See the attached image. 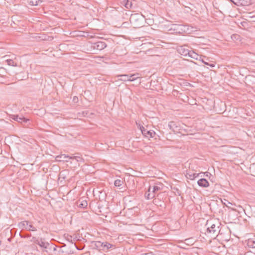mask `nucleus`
<instances>
[{
  "instance_id": "1",
  "label": "nucleus",
  "mask_w": 255,
  "mask_h": 255,
  "mask_svg": "<svg viewBox=\"0 0 255 255\" xmlns=\"http://www.w3.org/2000/svg\"><path fill=\"white\" fill-rule=\"evenodd\" d=\"M207 226V234L212 238L219 237L222 234L221 230H219L218 224H215L212 221H208L206 224Z\"/></svg>"
},
{
  "instance_id": "2",
  "label": "nucleus",
  "mask_w": 255,
  "mask_h": 255,
  "mask_svg": "<svg viewBox=\"0 0 255 255\" xmlns=\"http://www.w3.org/2000/svg\"><path fill=\"white\" fill-rule=\"evenodd\" d=\"M118 77H121L120 80L123 81H133L138 78H139V74L138 73H134L133 74H125L120 75Z\"/></svg>"
},
{
  "instance_id": "3",
  "label": "nucleus",
  "mask_w": 255,
  "mask_h": 255,
  "mask_svg": "<svg viewBox=\"0 0 255 255\" xmlns=\"http://www.w3.org/2000/svg\"><path fill=\"white\" fill-rule=\"evenodd\" d=\"M113 245L107 242H95V247L100 251H106L111 248Z\"/></svg>"
},
{
  "instance_id": "4",
  "label": "nucleus",
  "mask_w": 255,
  "mask_h": 255,
  "mask_svg": "<svg viewBox=\"0 0 255 255\" xmlns=\"http://www.w3.org/2000/svg\"><path fill=\"white\" fill-rule=\"evenodd\" d=\"M136 125L137 127L140 129L142 134L145 137H153L155 134V132L153 130H148L147 128H145L142 126H141L140 124H138L136 123Z\"/></svg>"
},
{
  "instance_id": "5",
  "label": "nucleus",
  "mask_w": 255,
  "mask_h": 255,
  "mask_svg": "<svg viewBox=\"0 0 255 255\" xmlns=\"http://www.w3.org/2000/svg\"><path fill=\"white\" fill-rule=\"evenodd\" d=\"M18 227L20 229H25L27 231H36V228L34 227L32 225L29 224L28 221H24L20 222L18 224Z\"/></svg>"
},
{
  "instance_id": "6",
  "label": "nucleus",
  "mask_w": 255,
  "mask_h": 255,
  "mask_svg": "<svg viewBox=\"0 0 255 255\" xmlns=\"http://www.w3.org/2000/svg\"><path fill=\"white\" fill-rule=\"evenodd\" d=\"M142 20L141 16L138 13L132 14L130 15L129 20L131 23H133L135 26H138L140 25V21Z\"/></svg>"
},
{
  "instance_id": "7",
  "label": "nucleus",
  "mask_w": 255,
  "mask_h": 255,
  "mask_svg": "<svg viewBox=\"0 0 255 255\" xmlns=\"http://www.w3.org/2000/svg\"><path fill=\"white\" fill-rule=\"evenodd\" d=\"M177 51L180 54L187 57L188 56V55L190 54V50L187 48L186 45H183L178 47Z\"/></svg>"
},
{
  "instance_id": "8",
  "label": "nucleus",
  "mask_w": 255,
  "mask_h": 255,
  "mask_svg": "<svg viewBox=\"0 0 255 255\" xmlns=\"http://www.w3.org/2000/svg\"><path fill=\"white\" fill-rule=\"evenodd\" d=\"M106 46L107 45L105 42L103 41H98L95 42L93 44L92 46L94 49L97 50H102L104 49Z\"/></svg>"
},
{
  "instance_id": "9",
  "label": "nucleus",
  "mask_w": 255,
  "mask_h": 255,
  "mask_svg": "<svg viewBox=\"0 0 255 255\" xmlns=\"http://www.w3.org/2000/svg\"><path fill=\"white\" fill-rule=\"evenodd\" d=\"M163 188L162 184L159 183L156 184L154 185L152 187H151V192L153 193L154 195L155 196L157 192L160 191Z\"/></svg>"
},
{
  "instance_id": "10",
  "label": "nucleus",
  "mask_w": 255,
  "mask_h": 255,
  "mask_svg": "<svg viewBox=\"0 0 255 255\" xmlns=\"http://www.w3.org/2000/svg\"><path fill=\"white\" fill-rule=\"evenodd\" d=\"M11 118L20 123H26L28 121V119L23 117H19L18 115H13Z\"/></svg>"
},
{
  "instance_id": "11",
  "label": "nucleus",
  "mask_w": 255,
  "mask_h": 255,
  "mask_svg": "<svg viewBox=\"0 0 255 255\" xmlns=\"http://www.w3.org/2000/svg\"><path fill=\"white\" fill-rule=\"evenodd\" d=\"M77 206L81 208H86L87 207L88 203L86 200L80 199L77 202Z\"/></svg>"
},
{
  "instance_id": "12",
  "label": "nucleus",
  "mask_w": 255,
  "mask_h": 255,
  "mask_svg": "<svg viewBox=\"0 0 255 255\" xmlns=\"http://www.w3.org/2000/svg\"><path fill=\"white\" fill-rule=\"evenodd\" d=\"M199 186L203 187H207L209 186L208 181L205 178H202L197 182Z\"/></svg>"
},
{
  "instance_id": "13",
  "label": "nucleus",
  "mask_w": 255,
  "mask_h": 255,
  "mask_svg": "<svg viewBox=\"0 0 255 255\" xmlns=\"http://www.w3.org/2000/svg\"><path fill=\"white\" fill-rule=\"evenodd\" d=\"M199 176L198 173H193L192 172L189 171L187 172L186 173V177L187 179L190 180H194L196 177Z\"/></svg>"
},
{
  "instance_id": "14",
  "label": "nucleus",
  "mask_w": 255,
  "mask_h": 255,
  "mask_svg": "<svg viewBox=\"0 0 255 255\" xmlns=\"http://www.w3.org/2000/svg\"><path fill=\"white\" fill-rule=\"evenodd\" d=\"M35 243L38 245L40 247L46 249L47 248L48 246H49V244L47 242H45L43 241L41 239V240H36L35 241Z\"/></svg>"
},
{
  "instance_id": "15",
  "label": "nucleus",
  "mask_w": 255,
  "mask_h": 255,
  "mask_svg": "<svg viewBox=\"0 0 255 255\" xmlns=\"http://www.w3.org/2000/svg\"><path fill=\"white\" fill-rule=\"evenodd\" d=\"M188 57L196 60H200V58H201V56L199 55L197 53L192 50H190V54L188 55Z\"/></svg>"
},
{
  "instance_id": "16",
  "label": "nucleus",
  "mask_w": 255,
  "mask_h": 255,
  "mask_svg": "<svg viewBox=\"0 0 255 255\" xmlns=\"http://www.w3.org/2000/svg\"><path fill=\"white\" fill-rule=\"evenodd\" d=\"M56 158L59 159V160H61V159L65 161V162H68L69 160L71 158V157L66 154H61L56 157Z\"/></svg>"
},
{
  "instance_id": "17",
  "label": "nucleus",
  "mask_w": 255,
  "mask_h": 255,
  "mask_svg": "<svg viewBox=\"0 0 255 255\" xmlns=\"http://www.w3.org/2000/svg\"><path fill=\"white\" fill-rule=\"evenodd\" d=\"M246 243L249 248H255V239H249L246 241Z\"/></svg>"
},
{
  "instance_id": "18",
  "label": "nucleus",
  "mask_w": 255,
  "mask_h": 255,
  "mask_svg": "<svg viewBox=\"0 0 255 255\" xmlns=\"http://www.w3.org/2000/svg\"><path fill=\"white\" fill-rule=\"evenodd\" d=\"M169 128L173 131L178 129V127L174 122L171 121L168 123Z\"/></svg>"
},
{
  "instance_id": "19",
  "label": "nucleus",
  "mask_w": 255,
  "mask_h": 255,
  "mask_svg": "<svg viewBox=\"0 0 255 255\" xmlns=\"http://www.w3.org/2000/svg\"><path fill=\"white\" fill-rule=\"evenodd\" d=\"M145 197L147 199H151L155 197L153 193L151 192V187L150 186L148 191L145 193Z\"/></svg>"
},
{
  "instance_id": "20",
  "label": "nucleus",
  "mask_w": 255,
  "mask_h": 255,
  "mask_svg": "<svg viewBox=\"0 0 255 255\" xmlns=\"http://www.w3.org/2000/svg\"><path fill=\"white\" fill-rule=\"evenodd\" d=\"M7 57V55H5L2 57L3 58L5 59V61L9 66H16V64L14 62L12 59H6Z\"/></svg>"
},
{
  "instance_id": "21",
  "label": "nucleus",
  "mask_w": 255,
  "mask_h": 255,
  "mask_svg": "<svg viewBox=\"0 0 255 255\" xmlns=\"http://www.w3.org/2000/svg\"><path fill=\"white\" fill-rule=\"evenodd\" d=\"M41 2L40 0H28L29 3L31 5H37Z\"/></svg>"
},
{
  "instance_id": "22",
  "label": "nucleus",
  "mask_w": 255,
  "mask_h": 255,
  "mask_svg": "<svg viewBox=\"0 0 255 255\" xmlns=\"http://www.w3.org/2000/svg\"><path fill=\"white\" fill-rule=\"evenodd\" d=\"M71 158L70 159H75L77 162H82L83 161V158L79 155V154H77V155L71 156Z\"/></svg>"
},
{
  "instance_id": "23",
  "label": "nucleus",
  "mask_w": 255,
  "mask_h": 255,
  "mask_svg": "<svg viewBox=\"0 0 255 255\" xmlns=\"http://www.w3.org/2000/svg\"><path fill=\"white\" fill-rule=\"evenodd\" d=\"M124 183V181L120 179H117L114 182V185L116 187H120Z\"/></svg>"
},
{
  "instance_id": "24",
  "label": "nucleus",
  "mask_w": 255,
  "mask_h": 255,
  "mask_svg": "<svg viewBox=\"0 0 255 255\" xmlns=\"http://www.w3.org/2000/svg\"><path fill=\"white\" fill-rule=\"evenodd\" d=\"M125 6L128 9H129V8H131V7H132L131 2L129 0H127V2L125 4Z\"/></svg>"
},
{
  "instance_id": "25",
  "label": "nucleus",
  "mask_w": 255,
  "mask_h": 255,
  "mask_svg": "<svg viewBox=\"0 0 255 255\" xmlns=\"http://www.w3.org/2000/svg\"><path fill=\"white\" fill-rule=\"evenodd\" d=\"M73 101L75 103H78V97H76V96L74 97L73 98Z\"/></svg>"
},
{
  "instance_id": "26",
  "label": "nucleus",
  "mask_w": 255,
  "mask_h": 255,
  "mask_svg": "<svg viewBox=\"0 0 255 255\" xmlns=\"http://www.w3.org/2000/svg\"><path fill=\"white\" fill-rule=\"evenodd\" d=\"M230 0L231 2H232L233 3H234V4H235L236 5H238L237 2L239 1V0Z\"/></svg>"
},
{
  "instance_id": "27",
  "label": "nucleus",
  "mask_w": 255,
  "mask_h": 255,
  "mask_svg": "<svg viewBox=\"0 0 255 255\" xmlns=\"http://www.w3.org/2000/svg\"><path fill=\"white\" fill-rule=\"evenodd\" d=\"M200 61H201L203 63H204L206 65H208V63L204 61V60L203 59L200 58Z\"/></svg>"
},
{
  "instance_id": "28",
  "label": "nucleus",
  "mask_w": 255,
  "mask_h": 255,
  "mask_svg": "<svg viewBox=\"0 0 255 255\" xmlns=\"http://www.w3.org/2000/svg\"><path fill=\"white\" fill-rule=\"evenodd\" d=\"M208 65H209L210 67H214L215 66V65L213 64H209L208 63Z\"/></svg>"
},
{
  "instance_id": "29",
  "label": "nucleus",
  "mask_w": 255,
  "mask_h": 255,
  "mask_svg": "<svg viewBox=\"0 0 255 255\" xmlns=\"http://www.w3.org/2000/svg\"><path fill=\"white\" fill-rule=\"evenodd\" d=\"M72 237H71V236H70V237H69V238H68V239H67V240H68V241L71 240V241H72Z\"/></svg>"
}]
</instances>
